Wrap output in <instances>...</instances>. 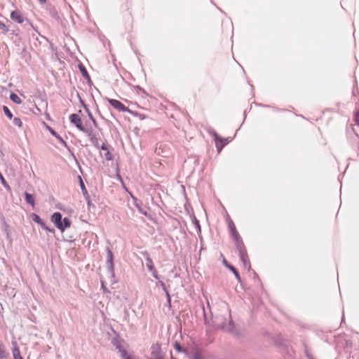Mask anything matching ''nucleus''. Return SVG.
I'll list each match as a JSON object with an SVG mask.
<instances>
[{
	"instance_id": "1",
	"label": "nucleus",
	"mask_w": 359,
	"mask_h": 359,
	"mask_svg": "<svg viewBox=\"0 0 359 359\" xmlns=\"http://www.w3.org/2000/svg\"><path fill=\"white\" fill-rule=\"evenodd\" d=\"M51 222L61 232H64L65 230L70 227L72 224L71 219L69 217L62 219V215L59 212H54L52 215Z\"/></svg>"
},
{
	"instance_id": "2",
	"label": "nucleus",
	"mask_w": 359,
	"mask_h": 359,
	"mask_svg": "<svg viewBox=\"0 0 359 359\" xmlns=\"http://www.w3.org/2000/svg\"><path fill=\"white\" fill-rule=\"evenodd\" d=\"M79 185H80V187H81V192L83 194V196L85 198V201H86V203L88 205V209H90L91 208H95V205L92 203L91 200H90V196L88 194V192L87 191V189L81 179V177L80 176H79Z\"/></svg>"
},
{
	"instance_id": "3",
	"label": "nucleus",
	"mask_w": 359,
	"mask_h": 359,
	"mask_svg": "<svg viewBox=\"0 0 359 359\" xmlns=\"http://www.w3.org/2000/svg\"><path fill=\"white\" fill-rule=\"evenodd\" d=\"M108 102L116 110L121 112H131L128 107H126L122 102L114 99H108Z\"/></svg>"
},
{
	"instance_id": "4",
	"label": "nucleus",
	"mask_w": 359,
	"mask_h": 359,
	"mask_svg": "<svg viewBox=\"0 0 359 359\" xmlns=\"http://www.w3.org/2000/svg\"><path fill=\"white\" fill-rule=\"evenodd\" d=\"M107 269L112 276H114V265L113 262V253L109 248H107Z\"/></svg>"
},
{
	"instance_id": "5",
	"label": "nucleus",
	"mask_w": 359,
	"mask_h": 359,
	"mask_svg": "<svg viewBox=\"0 0 359 359\" xmlns=\"http://www.w3.org/2000/svg\"><path fill=\"white\" fill-rule=\"evenodd\" d=\"M70 122L74 124L80 131H85V128L82 124V121L77 114H72L69 116Z\"/></svg>"
},
{
	"instance_id": "6",
	"label": "nucleus",
	"mask_w": 359,
	"mask_h": 359,
	"mask_svg": "<svg viewBox=\"0 0 359 359\" xmlns=\"http://www.w3.org/2000/svg\"><path fill=\"white\" fill-rule=\"evenodd\" d=\"M151 349V357L149 359H164L161 353V346L158 344L152 345Z\"/></svg>"
},
{
	"instance_id": "7",
	"label": "nucleus",
	"mask_w": 359,
	"mask_h": 359,
	"mask_svg": "<svg viewBox=\"0 0 359 359\" xmlns=\"http://www.w3.org/2000/svg\"><path fill=\"white\" fill-rule=\"evenodd\" d=\"M11 19L16 22H18V24H23L24 22L25 21V19L27 18H25L21 12L18 10H15L11 12Z\"/></svg>"
},
{
	"instance_id": "8",
	"label": "nucleus",
	"mask_w": 359,
	"mask_h": 359,
	"mask_svg": "<svg viewBox=\"0 0 359 359\" xmlns=\"http://www.w3.org/2000/svg\"><path fill=\"white\" fill-rule=\"evenodd\" d=\"M84 133H86L88 137H89L90 142L93 144L95 147L97 149H100V143L98 141L97 137H96L95 134L93 133V130L90 129H86L85 131H83Z\"/></svg>"
},
{
	"instance_id": "9",
	"label": "nucleus",
	"mask_w": 359,
	"mask_h": 359,
	"mask_svg": "<svg viewBox=\"0 0 359 359\" xmlns=\"http://www.w3.org/2000/svg\"><path fill=\"white\" fill-rule=\"evenodd\" d=\"M230 141L231 140H229V138H222L221 137L217 140H215V142L217 152L219 154L222 151V149L226 144H228Z\"/></svg>"
},
{
	"instance_id": "10",
	"label": "nucleus",
	"mask_w": 359,
	"mask_h": 359,
	"mask_svg": "<svg viewBox=\"0 0 359 359\" xmlns=\"http://www.w3.org/2000/svg\"><path fill=\"white\" fill-rule=\"evenodd\" d=\"M217 328L220 327L222 330L227 332H233L234 329V323L230 320L228 323H223L220 326L215 325Z\"/></svg>"
},
{
	"instance_id": "11",
	"label": "nucleus",
	"mask_w": 359,
	"mask_h": 359,
	"mask_svg": "<svg viewBox=\"0 0 359 359\" xmlns=\"http://www.w3.org/2000/svg\"><path fill=\"white\" fill-rule=\"evenodd\" d=\"M47 128L48 131L50 133V134L53 135L62 146H64L66 148H68L67 143L66 142V141H65V140L55 130H53L50 126H47Z\"/></svg>"
},
{
	"instance_id": "12",
	"label": "nucleus",
	"mask_w": 359,
	"mask_h": 359,
	"mask_svg": "<svg viewBox=\"0 0 359 359\" xmlns=\"http://www.w3.org/2000/svg\"><path fill=\"white\" fill-rule=\"evenodd\" d=\"M142 255L144 257L146 260V266L149 271L153 270L154 269V266L153 264V261L150 257V255L147 251L142 252Z\"/></svg>"
},
{
	"instance_id": "13",
	"label": "nucleus",
	"mask_w": 359,
	"mask_h": 359,
	"mask_svg": "<svg viewBox=\"0 0 359 359\" xmlns=\"http://www.w3.org/2000/svg\"><path fill=\"white\" fill-rule=\"evenodd\" d=\"M12 345H13L12 353H13V359H23L20 355V349L18 346L17 342L12 341Z\"/></svg>"
},
{
	"instance_id": "14",
	"label": "nucleus",
	"mask_w": 359,
	"mask_h": 359,
	"mask_svg": "<svg viewBox=\"0 0 359 359\" xmlns=\"http://www.w3.org/2000/svg\"><path fill=\"white\" fill-rule=\"evenodd\" d=\"M80 102L81 103V104L83 106L84 109H86V112L88 113V115L90 118V119L92 121L93 125L95 126V127L97 128L98 127V124H97V121L95 120V118H94V116H93L92 113L90 112V111L89 110V109L88 108L87 105L85 104V102L81 100V98L80 97Z\"/></svg>"
},
{
	"instance_id": "15",
	"label": "nucleus",
	"mask_w": 359,
	"mask_h": 359,
	"mask_svg": "<svg viewBox=\"0 0 359 359\" xmlns=\"http://www.w3.org/2000/svg\"><path fill=\"white\" fill-rule=\"evenodd\" d=\"M228 224H229V228L230 229V232H231L232 238L233 237L238 238L239 236V233L236 229L233 222L230 218L228 219Z\"/></svg>"
},
{
	"instance_id": "16",
	"label": "nucleus",
	"mask_w": 359,
	"mask_h": 359,
	"mask_svg": "<svg viewBox=\"0 0 359 359\" xmlns=\"http://www.w3.org/2000/svg\"><path fill=\"white\" fill-rule=\"evenodd\" d=\"M233 239L235 242V244H236V250L238 251L240 250H245L246 249L245 245H244V243L240 236V235L238 236V238L236 237H233Z\"/></svg>"
},
{
	"instance_id": "17",
	"label": "nucleus",
	"mask_w": 359,
	"mask_h": 359,
	"mask_svg": "<svg viewBox=\"0 0 359 359\" xmlns=\"http://www.w3.org/2000/svg\"><path fill=\"white\" fill-rule=\"evenodd\" d=\"M223 263L230 271H231L233 273L236 279L240 282L241 276L236 269L233 266L229 264L225 259H224Z\"/></svg>"
},
{
	"instance_id": "18",
	"label": "nucleus",
	"mask_w": 359,
	"mask_h": 359,
	"mask_svg": "<svg viewBox=\"0 0 359 359\" xmlns=\"http://www.w3.org/2000/svg\"><path fill=\"white\" fill-rule=\"evenodd\" d=\"M100 149H101L103 151H106L104 154V158L107 161H111L113 158V155L108 150V148L105 143H102V146L100 147Z\"/></svg>"
},
{
	"instance_id": "19",
	"label": "nucleus",
	"mask_w": 359,
	"mask_h": 359,
	"mask_svg": "<svg viewBox=\"0 0 359 359\" xmlns=\"http://www.w3.org/2000/svg\"><path fill=\"white\" fill-rule=\"evenodd\" d=\"M25 198L26 202L32 205V207L34 208L35 206V199L34 195L27 192H25Z\"/></svg>"
},
{
	"instance_id": "20",
	"label": "nucleus",
	"mask_w": 359,
	"mask_h": 359,
	"mask_svg": "<svg viewBox=\"0 0 359 359\" xmlns=\"http://www.w3.org/2000/svg\"><path fill=\"white\" fill-rule=\"evenodd\" d=\"M32 220L39 224L42 228L45 227L46 223L41 219V218L36 213L31 215Z\"/></svg>"
},
{
	"instance_id": "21",
	"label": "nucleus",
	"mask_w": 359,
	"mask_h": 359,
	"mask_svg": "<svg viewBox=\"0 0 359 359\" xmlns=\"http://www.w3.org/2000/svg\"><path fill=\"white\" fill-rule=\"evenodd\" d=\"M189 359H205L202 352L197 350L189 355Z\"/></svg>"
},
{
	"instance_id": "22",
	"label": "nucleus",
	"mask_w": 359,
	"mask_h": 359,
	"mask_svg": "<svg viewBox=\"0 0 359 359\" xmlns=\"http://www.w3.org/2000/svg\"><path fill=\"white\" fill-rule=\"evenodd\" d=\"M79 69L82 74V76L86 79H87L88 81H90V76H89V74L87 71V69H86V67L83 66V65L82 64H79Z\"/></svg>"
},
{
	"instance_id": "23",
	"label": "nucleus",
	"mask_w": 359,
	"mask_h": 359,
	"mask_svg": "<svg viewBox=\"0 0 359 359\" xmlns=\"http://www.w3.org/2000/svg\"><path fill=\"white\" fill-rule=\"evenodd\" d=\"M205 130L207 131V133L214 137V140L215 141V140H217L218 138L220 137V136H219V135L217 133V132L215 131V130L212 128L211 126H208L205 128Z\"/></svg>"
},
{
	"instance_id": "24",
	"label": "nucleus",
	"mask_w": 359,
	"mask_h": 359,
	"mask_svg": "<svg viewBox=\"0 0 359 359\" xmlns=\"http://www.w3.org/2000/svg\"><path fill=\"white\" fill-rule=\"evenodd\" d=\"M157 285H160L162 287V289L163 290V291L165 292V294H166V297L168 299V302L170 304V295L169 294V292H168L165 283L161 280H158Z\"/></svg>"
},
{
	"instance_id": "25",
	"label": "nucleus",
	"mask_w": 359,
	"mask_h": 359,
	"mask_svg": "<svg viewBox=\"0 0 359 359\" xmlns=\"http://www.w3.org/2000/svg\"><path fill=\"white\" fill-rule=\"evenodd\" d=\"M112 344L116 347V348L118 349L120 351H123V352L126 353V351L123 348L121 342L118 339L114 338L112 340Z\"/></svg>"
},
{
	"instance_id": "26",
	"label": "nucleus",
	"mask_w": 359,
	"mask_h": 359,
	"mask_svg": "<svg viewBox=\"0 0 359 359\" xmlns=\"http://www.w3.org/2000/svg\"><path fill=\"white\" fill-rule=\"evenodd\" d=\"M10 99L15 104H20L22 103V100L20 97L15 93H11L10 95Z\"/></svg>"
},
{
	"instance_id": "27",
	"label": "nucleus",
	"mask_w": 359,
	"mask_h": 359,
	"mask_svg": "<svg viewBox=\"0 0 359 359\" xmlns=\"http://www.w3.org/2000/svg\"><path fill=\"white\" fill-rule=\"evenodd\" d=\"M0 30L4 34H7L9 32L8 26L2 21H0Z\"/></svg>"
},
{
	"instance_id": "28",
	"label": "nucleus",
	"mask_w": 359,
	"mask_h": 359,
	"mask_svg": "<svg viewBox=\"0 0 359 359\" xmlns=\"http://www.w3.org/2000/svg\"><path fill=\"white\" fill-rule=\"evenodd\" d=\"M22 25H23L24 28H25L27 29H29L30 28H32V29H35V28L33 26L32 23L27 18L25 19V21L24 22V23Z\"/></svg>"
},
{
	"instance_id": "29",
	"label": "nucleus",
	"mask_w": 359,
	"mask_h": 359,
	"mask_svg": "<svg viewBox=\"0 0 359 359\" xmlns=\"http://www.w3.org/2000/svg\"><path fill=\"white\" fill-rule=\"evenodd\" d=\"M3 110L6 116L9 118L11 119L13 118V114L10 111V109L6 106L3 107Z\"/></svg>"
},
{
	"instance_id": "30",
	"label": "nucleus",
	"mask_w": 359,
	"mask_h": 359,
	"mask_svg": "<svg viewBox=\"0 0 359 359\" xmlns=\"http://www.w3.org/2000/svg\"><path fill=\"white\" fill-rule=\"evenodd\" d=\"M0 181L2 184V185L7 189H10V186L9 184L7 183V182L6 181V180L4 179V176L1 175V173L0 172Z\"/></svg>"
},
{
	"instance_id": "31",
	"label": "nucleus",
	"mask_w": 359,
	"mask_h": 359,
	"mask_svg": "<svg viewBox=\"0 0 359 359\" xmlns=\"http://www.w3.org/2000/svg\"><path fill=\"white\" fill-rule=\"evenodd\" d=\"M193 223H194L197 231L198 233H201V225H200L199 221L195 217L194 218Z\"/></svg>"
},
{
	"instance_id": "32",
	"label": "nucleus",
	"mask_w": 359,
	"mask_h": 359,
	"mask_svg": "<svg viewBox=\"0 0 359 359\" xmlns=\"http://www.w3.org/2000/svg\"><path fill=\"white\" fill-rule=\"evenodd\" d=\"M244 266L245 268H248V269H250V260H249V257H245V258H243L241 259Z\"/></svg>"
},
{
	"instance_id": "33",
	"label": "nucleus",
	"mask_w": 359,
	"mask_h": 359,
	"mask_svg": "<svg viewBox=\"0 0 359 359\" xmlns=\"http://www.w3.org/2000/svg\"><path fill=\"white\" fill-rule=\"evenodd\" d=\"M13 124L20 128L22 126V122L20 118L15 117L13 118Z\"/></svg>"
},
{
	"instance_id": "34",
	"label": "nucleus",
	"mask_w": 359,
	"mask_h": 359,
	"mask_svg": "<svg viewBox=\"0 0 359 359\" xmlns=\"http://www.w3.org/2000/svg\"><path fill=\"white\" fill-rule=\"evenodd\" d=\"M7 353L4 347L0 346V359H4L7 357Z\"/></svg>"
},
{
	"instance_id": "35",
	"label": "nucleus",
	"mask_w": 359,
	"mask_h": 359,
	"mask_svg": "<svg viewBox=\"0 0 359 359\" xmlns=\"http://www.w3.org/2000/svg\"><path fill=\"white\" fill-rule=\"evenodd\" d=\"M238 254L241 259L248 257L246 249L238 251Z\"/></svg>"
},
{
	"instance_id": "36",
	"label": "nucleus",
	"mask_w": 359,
	"mask_h": 359,
	"mask_svg": "<svg viewBox=\"0 0 359 359\" xmlns=\"http://www.w3.org/2000/svg\"><path fill=\"white\" fill-rule=\"evenodd\" d=\"M174 347H175V350L178 352H184L185 351V350L182 348L180 343H178L177 341L175 343Z\"/></svg>"
},
{
	"instance_id": "37",
	"label": "nucleus",
	"mask_w": 359,
	"mask_h": 359,
	"mask_svg": "<svg viewBox=\"0 0 359 359\" xmlns=\"http://www.w3.org/2000/svg\"><path fill=\"white\" fill-rule=\"evenodd\" d=\"M149 271L151 273L153 277L155 279H156V280H159L160 279V277H159V276L158 274V272H157V271H156V269L155 268L153 269V270H150Z\"/></svg>"
},
{
	"instance_id": "38",
	"label": "nucleus",
	"mask_w": 359,
	"mask_h": 359,
	"mask_svg": "<svg viewBox=\"0 0 359 359\" xmlns=\"http://www.w3.org/2000/svg\"><path fill=\"white\" fill-rule=\"evenodd\" d=\"M203 316H204L205 324V325H210V321L208 320V319L207 318V315H206V312H205L204 306H203Z\"/></svg>"
},
{
	"instance_id": "39",
	"label": "nucleus",
	"mask_w": 359,
	"mask_h": 359,
	"mask_svg": "<svg viewBox=\"0 0 359 359\" xmlns=\"http://www.w3.org/2000/svg\"><path fill=\"white\" fill-rule=\"evenodd\" d=\"M354 121L355 124L359 126V109L355 114Z\"/></svg>"
},
{
	"instance_id": "40",
	"label": "nucleus",
	"mask_w": 359,
	"mask_h": 359,
	"mask_svg": "<svg viewBox=\"0 0 359 359\" xmlns=\"http://www.w3.org/2000/svg\"><path fill=\"white\" fill-rule=\"evenodd\" d=\"M43 229L46 230L48 232H50L52 233H55V229H53V228H49L48 226H47L46 225H45V227L43 228Z\"/></svg>"
},
{
	"instance_id": "41",
	"label": "nucleus",
	"mask_w": 359,
	"mask_h": 359,
	"mask_svg": "<svg viewBox=\"0 0 359 359\" xmlns=\"http://www.w3.org/2000/svg\"><path fill=\"white\" fill-rule=\"evenodd\" d=\"M50 14H51V16H52L53 18H57V13L56 12H55V11H54V12H51V13H50Z\"/></svg>"
},
{
	"instance_id": "42",
	"label": "nucleus",
	"mask_w": 359,
	"mask_h": 359,
	"mask_svg": "<svg viewBox=\"0 0 359 359\" xmlns=\"http://www.w3.org/2000/svg\"><path fill=\"white\" fill-rule=\"evenodd\" d=\"M40 3H45L46 0H38Z\"/></svg>"
},
{
	"instance_id": "43",
	"label": "nucleus",
	"mask_w": 359,
	"mask_h": 359,
	"mask_svg": "<svg viewBox=\"0 0 359 359\" xmlns=\"http://www.w3.org/2000/svg\"><path fill=\"white\" fill-rule=\"evenodd\" d=\"M307 357H308V359H314V358H313L312 356H311V355H308Z\"/></svg>"
},
{
	"instance_id": "44",
	"label": "nucleus",
	"mask_w": 359,
	"mask_h": 359,
	"mask_svg": "<svg viewBox=\"0 0 359 359\" xmlns=\"http://www.w3.org/2000/svg\"><path fill=\"white\" fill-rule=\"evenodd\" d=\"M102 289L106 290V287L104 286L103 283L102 284Z\"/></svg>"
},
{
	"instance_id": "45",
	"label": "nucleus",
	"mask_w": 359,
	"mask_h": 359,
	"mask_svg": "<svg viewBox=\"0 0 359 359\" xmlns=\"http://www.w3.org/2000/svg\"><path fill=\"white\" fill-rule=\"evenodd\" d=\"M140 211L142 213L144 212V210H140Z\"/></svg>"
}]
</instances>
